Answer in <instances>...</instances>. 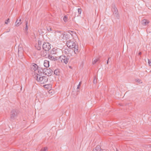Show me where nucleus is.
Returning a JSON list of instances; mask_svg holds the SVG:
<instances>
[{
	"label": "nucleus",
	"instance_id": "nucleus-1",
	"mask_svg": "<svg viewBox=\"0 0 151 151\" xmlns=\"http://www.w3.org/2000/svg\"><path fill=\"white\" fill-rule=\"evenodd\" d=\"M44 68H42L41 67H32L31 68L32 71L35 72V73H38L40 74L43 73L47 76H50L52 73L53 71L49 67H45Z\"/></svg>",
	"mask_w": 151,
	"mask_h": 151
},
{
	"label": "nucleus",
	"instance_id": "nucleus-2",
	"mask_svg": "<svg viewBox=\"0 0 151 151\" xmlns=\"http://www.w3.org/2000/svg\"><path fill=\"white\" fill-rule=\"evenodd\" d=\"M33 76L35 80L41 84H45L48 81V76H42V74L38 73H35V72Z\"/></svg>",
	"mask_w": 151,
	"mask_h": 151
},
{
	"label": "nucleus",
	"instance_id": "nucleus-3",
	"mask_svg": "<svg viewBox=\"0 0 151 151\" xmlns=\"http://www.w3.org/2000/svg\"><path fill=\"white\" fill-rule=\"evenodd\" d=\"M71 33H73L72 31L69 32H63L62 31H57L56 33L58 34V35L60 36V38L63 40H68L73 38V34Z\"/></svg>",
	"mask_w": 151,
	"mask_h": 151
},
{
	"label": "nucleus",
	"instance_id": "nucleus-4",
	"mask_svg": "<svg viewBox=\"0 0 151 151\" xmlns=\"http://www.w3.org/2000/svg\"><path fill=\"white\" fill-rule=\"evenodd\" d=\"M66 45L69 48L73 49L75 54L78 52V47L76 42L74 40H70L67 41Z\"/></svg>",
	"mask_w": 151,
	"mask_h": 151
},
{
	"label": "nucleus",
	"instance_id": "nucleus-5",
	"mask_svg": "<svg viewBox=\"0 0 151 151\" xmlns=\"http://www.w3.org/2000/svg\"><path fill=\"white\" fill-rule=\"evenodd\" d=\"M68 60L69 59L65 55L60 56L59 58V60L63 64H66L68 62Z\"/></svg>",
	"mask_w": 151,
	"mask_h": 151
},
{
	"label": "nucleus",
	"instance_id": "nucleus-6",
	"mask_svg": "<svg viewBox=\"0 0 151 151\" xmlns=\"http://www.w3.org/2000/svg\"><path fill=\"white\" fill-rule=\"evenodd\" d=\"M18 114V111L17 110L13 109L11 111L10 114V119H14L17 116Z\"/></svg>",
	"mask_w": 151,
	"mask_h": 151
},
{
	"label": "nucleus",
	"instance_id": "nucleus-7",
	"mask_svg": "<svg viewBox=\"0 0 151 151\" xmlns=\"http://www.w3.org/2000/svg\"><path fill=\"white\" fill-rule=\"evenodd\" d=\"M42 47L45 51H48L51 48L50 45L49 43L45 42L43 45Z\"/></svg>",
	"mask_w": 151,
	"mask_h": 151
},
{
	"label": "nucleus",
	"instance_id": "nucleus-8",
	"mask_svg": "<svg viewBox=\"0 0 151 151\" xmlns=\"http://www.w3.org/2000/svg\"><path fill=\"white\" fill-rule=\"evenodd\" d=\"M112 11L113 12V14L116 17L118 18L119 17V15L118 13L117 8L113 4L112 5Z\"/></svg>",
	"mask_w": 151,
	"mask_h": 151
},
{
	"label": "nucleus",
	"instance_id": "nucleus-9",
	"mask_svg": "<svg viewBox=\"0 0 151 151\" xmlns=\"http://www.w3.org/2000/svg\"><path fill=\"white\" fill-rule=\"evenodd\" d=\"M23 52V48L21 44H19L18 47V54L19 56L22 55Z\"/></svg>",
	"mask_w": 151,
	"mask_h": 151
},
{
	"label": "nucleus",
	"instance_id": "nucleus-10",
	"mask_svg": "<svg viewBox=\"0 0 151 151\" xmlns=\"http://www.w3.org/2000/svg\"><path fill=\"white\" fill-rule=\"evenodd\" d=\"M59 51H61V50L59 49L53 48L51 52V53L52 54H56Z\"/></svg>",
	"mask_w": 151,
	"mask_h": 151
},
{
	"label": "nucleus",
	"instance_id": "nucleus-11",
	"mask_svg": "<svg viewBox=\"0 0 151 151\" xmlns=\"http://www.w3.org/2000/svg\"><path fill=\"white\" fill-rule=\"evenodd\" d=\"M149 22H150L148 20L146 19H144L141 21V23L143 25L146 26L149 24Z\"/></svg>",
	"mask_w": 151,
	"mask_h": 151
},
{
	"label": "nucleus",
	"instance_id": "nucleus-12",
	"mask_svg": "<svg viewBox=\"0 0 151 151\" xmlns=\"http://www.w3.org/2000/svg\"><path fill=\"white\" fill-rule=\"evenodd\" d=\"M22 22H21V19L19 20L17 19L15 22V25L16 26H19L22 24Z\"/></svg>",
	"mask_w": 151,
	"mask_h": 151
},
{
	"label": "nucleus",
	"instance_id": "nucleus-13",
	"mask_svg": "<svg viewBox=\"0 0 151 151\" xmlns=\"http://www.w3.org/2000/svg\"><path fill=\"white\" fill-rule=\"evenodd\" d=\"M50 62L49 61L45 60L44 63V66H49Z\"/></svg>",
	"mask_w": 151,
	"mask_h": 151
},
{
	"label": "nucleus",
	"instance_id": "nucleus-14",
	"mask_svg": "<svg viewBox=\"0 0 151 151\" xmlns=\"http://www.w3.org/2000/svg\"><path fill=\"white\" fill-rule=\"evenodd\" d=\"M47 54V52L45 51H42L41 52V56L43 57L45 56Z\"/></svg>",
	"mask_w": 151,
	"mask_h": 151
},
{
	"label": "nucleus",
	"instance_id": "nucleus-15",
	"mask_svg": "<svg viewBox=\"0 0 151 151\" xmlns=\"http://www.w3.org/2000/svg\"><path fill=\"white\" fill-rule=\"evenodd\" d=\"M54 74L56 75H59V71L58 69L55 70L54 71Z\"/></svg>",
	"mask_w": 151,
	"mask_h": 151
},
{
	"label": "nucleus",
	"instance_id": "nucleus-16",
	"mask_svg": "<svg viewBox=\"0 0 151 151\" xmlns=\"http://www.w3.org/2000/svg\"><path fill=\"white\" fill-rule=\"evenodd\" d=\"M99 60V58H97L95 59L93 62V65H94L97 62H98Z\"/></svg>",
	"mask_w": 151,
	"mask_h": 151
},
{
	"label": "nucleus",
	"instance_id": "nucleus-17",
	"mask_svg": "<svg viewBox=\"0 0 151 151\" xmlns=\"http://www.w3.org/2000/svg\"><path fill=\"white\" fill-rule=\"evenodd\" d=\"M93 83L94 84H96L97 83V79L96 78V76H94L93 77Z\"/></svg>",
	"mask_w": 151,
	"mask_h": 151
},
{
	"label": "nucleus",
	"instance_id": "nucleus-18",
	"mask_svg": "<svg viewBox=\"0 0 151 151\" xmlns=\"http://www.w3.org/2000/svg\"><path fill=\"white\" fill-rule=\"evenodd\" d=\"M63 19L65 22H67L68 21L67 17L66 16H65L63 17Z\"/></svg>",
	"mask_w": 151,
	"mask_h": 151
},
{
	"label": "nucleus",
	"instance_id": "nucleus-19",
	"mask_svg": "<svg viewBox=\"0 0 151 151\" xmlns=\"http://www.w3.org/2000/svg\"><path fill=\"white\" fill-rule=\"evenodd\" d=\"M49 58L51 60H54L55 59V58L52 55H50L49 56Z\"/></svg>",
	"mask_w": 151,
	"mask_h": 151
},
{
	"label": "nucleus",
	"instance_id": "nucleus-20",
	"mask_svg": "<svg viewBox=\"0 0 151 151\" xmlns=\"http://www.w3.org/2000/svg\"><path fill=\"white\" fill-rule=\"evenodd\" d=\"M81 81L80 82L79 84L77 86V89L78 90L80 89V87L81 86Z\"/></svg>",
	"mask_w": 151,
	"mask_h": 151
},
{
	"label": "nucleus",
	"instance_id": "nucleus-21",
	"mask_svg": "<svg viewBox=\"0 0 151 151\" xmlns=\"http://www.w3.org/2000/svg\"><path fill=\"white\" fill-rule=\"evenodd\" d=\"M28 29V27L27 26V22H26V27L25 28V30H27Z\"/></svg>",
	"mask_w": 151,
	"mask_h": 151
},
{
	"label": "nucleus",
	"instance_id": "nucleus-22",
	"mask_svg": "<svg viewBox=\"0 0 151 151\" xmlns=\"http://www.w3.org/2000/svg\"><path fill=\"white\" fill-rule=\"evenodd\" d=\"M47 30L48 31V32H50V31H52V29L51 28H50V27H49L48 28H47Z\"/></svg>",
	"mask_w": 151,
	"mask_h": 151
},
{
	"label": "nucleus",
	"instance_id": "nucleus-23",
	"mask_svg": "<svg viewBox=\"0 0 151 151\" xmlns=\"http://www.w3.org/2000/svg\"><path fill=\"white\" fill-rule=\"evenodd\" d=\"M148 61L149 65L151 66V60L148 59Z\"/></svg>",
	"mask_w": 151,
	"mask_h": 151
},
{
	"label": "nucleus",
	"instance_id": "nucleus-24",
	"mask_svg": "<svg viewBox=\"0 0 151 151\" xmlns=\"http://www.w3.org/2000/svg\"><path fill=\"white\" fill-rule=\"evenodd\" d=\"M9 19L8 18L7 20H6L5 21V24H7L9 22Z\"/></svg>",
	"mask_w": 151,
	"mask_h": 151
},
{
	"label": "nucleus",
	"instance_id": "nucleus-25",
	"mask_svg": "<svg viewBox=\"0 0 151 151\" xmlns=\"http://www.w3.org/2000/svg\"><path fill=\"white\" fill-rule=\"evenodd\" d=\"M78 12L79 14H81V9L78 8Z\"/></svg>",
	"mask_w": 151,
	"mask_h": 151
},
{
	"label": "nucleus",
	"instance_id": "nucleus-26",
	"mask_svg": "<svg viewBox=\"0 0 151 151\" xmlns=\"http://www.w3.org/2000/svg\"><path fill=\"white\" fill-rule=\"evenodd\" d=\"M46 149H47V147H45L44 148H43L40 151H45Z\"/></svg>",
	"mask_w": 151,
	"mask_h": 151
},
{
	"label": "nucleus",
	"instance_id": "nucleus-27",
	"mask_svg": "<svg viewBox=\"0 0 151 151\" xmlns=\"http://www.w3.org/2000/svg\"><path fill=\"white\" fill-rule=\"evenodd\" d=\"M36 65L37 66V65L36 64L34 63H33L31 64V65H30V66H35Z\"/></svg>",
	"mask_w": 151,
	"mask_h": 151
},
{
	"label": "nucleus",
	"instance_id": "nucleus-28",
	"mask_svg": "<svg viewBox=\"0 0 151 151\" xmlns=\"http://www.w3.org/2000/svg\"><path fill=\"white\" fill-rule=\"evenodd\" d=\"M97 147H96V148L93 149V151H98V150H97Z\"/></svg>",
	"mask_w": 151,
	"mask_h": 151
},
{
	"label": "nucleus",
	"instance_id": "nucleus-29",
	"mask_svg": "<svg viewBox=\"0 0 151 151\" xmlns=\"http://www.w3.org/2000/svg\"><path fill=\"white\" fill-rule=\"evenodd\" d=\"M99 151H105V150H103L102 149H100Z\"/></svg>",
	"mask_w": 151,
	"mask_h": 151
},
{
	"label": "nucleus",
	"instance_id": "nucleus-30",
	"mask_svg": "<svg viewBox=\"0 0 151 151\" xmlns=\"http://www.w3.org/2000/svg\"><path fill=\"white\" fill-rule=\"evenodd\" d=\"M109 58L108 60H107V63L108 64L109 63Z\"/></svg>",
	"mask_w": 151,
	"mask_h": 151
},
{
	"label": "nucleus",
	"instance_id": "nucleus-31",
	"mask_svg": "<svg viewBox=\"0 0 151 151\" xmlns=\"http://www.w3.org/2000/svg\"><path fill=\"white\" fill-rule=\"evenodd\" d=\"M141 54H142V52H139V55H141Z\"/></svg>",
	"mask_w": 151,
	"mask_h": 151
},
{
	"label": "nucleus",
	"instance_id": "nucleus-32",
	"mask_svg": "<svg viewBox=\"0 0 151 151\" xmlns=\"http://www.w3.org/2000/svg\"><path fill=\"white\" fill-rule=\"evenodd\" d=\"M67 52H68V50H66V51L65 52L67 53Z\"/></svg>",
	"mask_w": 151,
	"mask_h": 151
},
{
	"label": "nucleus",
	"instance_id": "nucleus-33",
	"mask_svg": "<svg viewBox=\"0 0 151 151\" xmlns=\"http://www.w3.org/2000/svg\"><path fill=\"white\" fill-rule=\"evenodd\" d=\"M149 147L150 148H151V145H150L149 146Z\"/></svg>",
	"mask_w": 151,
	"mask_h": 151
},
{
	"label": "nucleus",
	"instance_id": "nucleus-34",
	"mask_svg": "<svg viewBox=\"0 0 151 151\" xmlns=\"http://www.w3.org/2000/svg\"><path fill=\"white\" fill-rule=\"evenodd\" d=\"M69 68H71V69H72V67L70 66V67H69Z\"/></svg>",
	"mask_w": 151,
	"mask_h": 151
},
{
	"label": "nucleus",
	"instance_id": "nucleus-35",
	"mask_svg": "<svg viewBox=\"0 0 151 151\" xmlns=\"http://www.w3.org/2000/svg\"><path fill=\"white\" fill-rule=\"evenodd\" d=\"M77 91H79V90H77Z\"/></svg>",
	"mask_w": 151,
	"mask_h": 151
}]
</instances>
